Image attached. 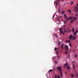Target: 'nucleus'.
<instances>
[{
    "instance_id": "obj_30",
    "label": "nucleus",
    "mask_w": 78,
    "mask_h": 78,
    "mask_svg": "<svg viewBox=\"0 0 78 78\" xmlns=\"http://www.w3.org/2000/svg\"><path fill=\"white\" fill-rule=\"evenodd\" d=\"M67 69L68 70H69V66H68L67 68Z\"/></svg>"
},
{
    "instance_id": "obj_38",
    "label": "nucleus",
    "mask_w": 78,
    "mask_h": 78,
    "mask_svg": "<svg viewBox=\"0 0 78 78\" xmlns=\"http://www.w3.org/2000/svg\"><path fill=\"white\" fill-rule=\"evenodd\" d=\"M57 77L58 78H60V76H58Z\"/></svg>"
},
{
    "instance_id": "obj_22",
    "label": "nucleus",
    "mask_w": 78,
    "mask_h": 78,
    "mask_svg": "<svg viewBox=\"0 0 78 78\" xmlns=\"http://www.w3.org/2000/svg\"><path fill=\"white\" fill-rule=\"evenodd\" d=\"M64 23H65V24H66V23L67 22H66V20H64Z\"/></svg>"
},
{
    "instance_id": "obj_8",
    "label": "nucleus",
    "mask_w": 78,
    "mask_h": 78,
    "mask_svg": "<svg viewBox=\"0 0 78 78\" xmlns=\"http://www.w3.org/2000/svg\"><path fill=\"white\" fill-rule=\"evenodd\" d=\"M76 38V37H73L72 38V40H75Z\"/></svg>"
},
{
    "instance_id": "obj_55",
    "label": "nucleus",
    "mask_w": 78,
    "mask_h": 78,
    "mask_svg": "<svg viewBox=\"0 0 78 78\" xmlns=\"http://www.w3.org/2000/svg\"><path fill=\"white\" fill-rule=\"evenodd\" d=\"M59 58V56H58V58Z\"/></svg>"
},
{
    "instance_id": "obj_20",
    "label": "nucleus",
    "mask_w": 78,
    "mask_h": 78,
    "mask_svg": "<svg viewBox=\"0 0 78 78\" xmlns=\"http://www.w3.org/2000/svg\"><path fill=\"white\" fill-rule=\"evenodd\" d=\"M58 44L59 45H61V42L59 41L58 42Z\"/></svg>"
},
{
    "instance_id": "obj_13",
    "label": "nucleus",
    "mask_w": 78,
    "mask_h": 78,
    "mask_svg": "<svg viewBox=\"0 0 78 78\" xmlns=\"http://www.w3.org/2000/svg\"><path fill=\"white\" fill-rule=\"evenodd\" d=\"M72 31H73V32H74V31H75V29H74V28H73Z\"/></svg>"
},
{
    "instance_id": "obj_40",
    "label": "nucleus",
    "mask_w": 78,
    "mask_h": 78,
    "mask_svg": "<svg viewBox=\"0 0 78 78\" xmlns=\"http://www.w3.org/2000/svg\"><path fill=\"white\" fill-rule=\"evenodd\" d=\"M58 11H60V9H58Z\"/></svg>"
},
{
    "instance_id": "obj_27",
    "label": "nucleus",
    "mask_w": 78,
    "mask_h": 78,
    "mask_svg": "<svg viewBox=\"0 0 78 78\" xmlns=\"http://www.w3.org/2000/svg\"><path fill=\"white\" fill-rule=\"evenodd\" d=\"M69 45L70 47H72V44H71V43H70Z\"/></svg>"
},
{
    "instance_id": "obj_50",
    "label": "nucleus",
    "mask_w": 78,
    "mask_h": 78,
    "mask_svg": "<svg viewBox=\"0 0 78 78\" xmlns=\"http://www.w3.org/2000/svg\"><path fill=\"white\" fill-rule=\"evenodd\" d=\"M65 73H66V75L67 74V73L66 72H65Z\"/></svg>"
},
{
    "instance_id": "obj_56",
    "label": "nucleus",
    "mask_w": 78,
    "mask_h": 78,
    "mask_svg": "<svg viewBox=\"0 0 78 78\" xmlns=\"http://www.w3.org/2000/svg\"><path fill=\"white\" fill-rule=\"evenodd\" d=\"M68 56H69V55H68Z\"/></svg>"
},
{
    "instance_id": "obj_4",
    "label": "nucleus",
    "mask_w": 78,
    "mask_h": 78,
    "mask_svg": "<svg viewBox=\"0 0 78 78\" xmlns=\"http://www.w3.org/2000/svg\"><path fill=\"white\" fill-rule=\"evenodd\" d=\"M78 33V30H76L75 31V32L74 33V34L76 36V33Z\"/></svg>"
},
{
    "instance_id": "obj_6",
    "label": "nucleus",
    "mask_w": 78,
    "mask_h": 78,
    "mask_svg": "<svg viewBox=\"0 0 78 78\" xmlns=\"http://www.w3.org/2000/svg\"><path fill=\"white\" fill-rule=\"evenodd\" d=\"M63 47H64V43H62V44H61V48L62 49H64V48H63Z\"/></svg>"
},
{
    "instance_id": "obj_15",
    "label": "nucleus",
    "mask_w": 78,
    "mask_h": 78,
    "mask_svg": "<svg viewBox=\"0 0 78 78\" xmlns=\"http://www.w3.org/2000/svg\"><path fill=\"white\" fill-rule=\"evenodd\" d=\"M60 75L62 77V76H62V73L61 72L60 73Z\"/></svg>"
},
{
    "instance_id": "obj_48",
    "label": "nucleus",
    "mask_w": 78,
    "mask_h": 78,
    "mask_svg": "<svg viewBox=\"0 0 78 78\" xmlns=\"http://www.w3.org/2000/svg\"><path fill=\"white\" fill-rule=\"evenodd\" d=\"M55 63L56 64L57 63V62L56 61H55Z\"/></svg>"
},
{
    "instance_id": "obj_36",
    "label": "nucleus",
    "mask_w": 78,
    "mask_h": 78,
    "mask_svg": "<svg viewBox=\"0 0 78 78\" xmlns=\"http://www.w3.org/2000/svg\"><path fill=\"white\" fill-rule=\"evenodd\" d=\"M58 75H57V76L56 75L55 76V78H57L58 77Z\"/></svg>"
},
{
    "instance_id": "obj_32",
    "label": "nucleus",
    "mask_w": 78,
    "mask_h": 78,
    "mask_svg": "<svg viewBox=\"0 0 78 78\" xmlns=\"http://www.w3.org/2000/svg\"><path fill=\"white\" fill-rule=\"evenodd\" d=\"M74 77V75H71V77Z\"/></svg>"
},
{
    "instance_id": "obj_19",
    "label": "nucleus",
    "mask_w": 78,
    "mask_h": 78,
    "mask_svg": "<svg viewBox=\"0 0 78 78\" xmlns=\"http://www.w3.org/2000/svg\"><path fill=\"white\" fill-rule=\"evenodd\" d=\"M73 69H75V65L73 64Z\"/></svg>"
},
{
    "instance_id": "obj_5",
    "label": "nucleus",
    "mask_w": 78,
    "mask_h": 78,
    "mask_svg": "<svg viewBox=\"0 0 78 78\" xmlns=\"http://www.w3.org/2000/svg\"><path fill=\"white\" fill-rule=\"evenodd\" d=\"M65 48H66V50L67 51L69 50V48L68 47V46L66 45L65 46Z\"/></svg>"
},
{
    "instance_id": "obj_28",
    "label": "nucleus",
    "mask_w": 78,
    "mask_h": 78,
    "mask_svg": "<svg viewBox=\"0 0 78 78\" xmlns=\"http://www.w3.org/2000/svg\"><path fill=\"white\" fill-rule=\"evenodd\" d=\"M76 77H77V76H78V73H76Z\"/></svg>"
},
{
    "instance_id": "obj_46",
    "label": "nucleus",
    "mask_w": 78,
    "mask_h": 78,
    "mask_svg": "<svg viewBox=\"0 0 78 78\" xmlns=\"http://www.w3.org/2000/svg\"><path fill=\"white\" fill-rule=\"evenodd\" d=\"M62 33L63 34H64V32H62Z\"/></svg>"
},
{
    "instance_id": "obj_1",
    "label": "nucleus",
    "mask_w": 78,
    "mask_h": 78,
    "mask_svg": "<svg viewBox=\"0 0 78 78\" xmlns=\"http://www.w3.org/2000/svg\"><path fill=\"white\" fill-rule=\"evenodd\" d=\"M56 68L58 70H59L60 71L61 70V67H60L59 66L58 67V66H57L56 67Z\"/></svg>"
},
{
    "instance_id": "obj_45",
    "label": "nucleus",
    "mask_w": 78,
    "mask_h": 78,
    "mask_svg": "<svg viewBox=\"0 0 78 78\" xmlns=\"http://www.w3.org/2000/svg\"><path fill=\"white\" fill-rule=\"evenodd\" d=\"M75 8H77H77H78V7H76Z\"/></svg>"
},
{
    "instance_id": "obj_17",
    "label": "nucleus",
    "mask_w": 78,
    "mask_h": 78,
    "mask_svg": "<svg viewBox=\"0 0 78 78\" xmlns=\"http://www.w3.org/2000/svg\"><path fill=\"white\" fill-rule=\"evenodd\" d=\"M61 14H63L64 13V11H61Z\"/></svg>"
},
{
    "instance_id": "obj_16",
    "label": "nucleus",
    "mask_w": 78,
    "mask_h": 78,
    "mask_svg": "<svg viewBox=\"0 0 78 78\" xmlns=\"http://www.w3.org/2000/svg\"><path fill=\"white\" fill-rule=\"evenodd\" d=\"M67 11H68V12H69V13H70L71 12V11L70 10H68Z\"/></svg>"
},
{
    "instance_id": "obj_21",
    "label": "nucleus",
    "mask_w": 78,
    "mask_h": 78,
    "mask_svg": "<svg viewBox=\"0 0 78 78\" xmlns=\"http://www.w3.org/2000/svg\"><path fill=\"white\" fill-rule=\"evenodd\" d=\"M72 19V17H70L69 18V20H71Z\"/></svg>"
},
{
    "instance_id": "obj_53",
    "label": "nucleus",
    "mask_w": 78,
    "mask_h": 78,
    "mask_svg": "<svg viewBox=\"0 0 78 78\" xmlns=\"http://www.w3.org/2000/svg\"><path fill=\"white\" fill-rule=\"evenodd\" d=\"M60 18H62V16H60Z\"/></svg>"
},
{
    "instance_id": "obj_3",
    "label": "nucleus",
    "mask_w": 78,
    "mask_h": 78,
    "mask_svg": "<svg viewBox=\"0 0 78 78\" xmlns=\"http://www.w3.org/2000/svg\"><path fill=\"white\" fill-rule=\"evenodd\" d=\"M60 30V33H62V32H63V30H62V28H61L59 29Z\"/></svg>"
},
{
    "instance_id": "obj_35",
    "label": "nucleus",
    "mask_w": 78,
    "mask_h": 78,
    "mask_svg": "<svg viewBox=\"0 0 78 78\" xmlns=\"http://www.w3.org/2000/svg\"><path fill=\"white\" fill-rule=\"evenodd\" d=\"M70 42H71L70 40H69L68 42H69V43H70Z\"/></svg>"
},
{
    "instance_id": "obj_43",
    "label": "nucleus",
    "mask_w": 78,
    "mask_h": 78,
    "mask_svg": "<svg viewBox=\"0 0 78 78\" xmlns=\"http://www.w3.org/2000/svg\"><path fill=\"white\" fill-rule=\"evenodd\" d=\"M66 42H69V41L67 40H66Z\"/></svg>"
},
{
    "instance_id": "obj_41",
    "label": "nucleus",
    "mask_w": 78,
    "mask_h": 78,
    "mask_svg": "<svg viewBox=\"0 0 78 78\" xmlns=\"http://www.w3.org/2000/svg\"><path fill=\"white\" fill-rule=\"evenodd\" d=\"M65 27H66V26H65V25H64V26H63V28H65Z\"/></svg>"
},
{
    "instance_id": "obj_44",
    "label": "nucleus",
    "mask_w": 78,
    "mask_h": 78,
    "mask_svg": "<svg viewBox=\"0 0 78 78\" xmlns=\"http://www.w3.org/2000/svg\"><path fill=\"white\" fill-rule=\"evenodd\" d=\"M59 17H60L59 16H58L57 18V19H59Z\"/></svg>"
},
{
    "instance_id": "obj_11",
    "label": "nucleus",
    "mask_w": 78,
    "mask_h": 78,
    "mask_svg": "<svg viewBox=\"0 0 78 78\" xmlns=\"http://www.w3.org/2000/svg\"><path fill=\"white\" fill-rule=\"evenodd\" d=\"M68 33H69V32H70V30L69 29H68L67 30Z\"/></svg>"
},
{
    "instance_id": "obj_26",
    "label": "nucleus",
    "mask_w": 78,
    "mask_h": 78,
    "mask_svg": "<svg viewBox=\"0 0 78 78\" xmlns=\"http://www.w3.org/2000/svg\"><path fill=\"white\" fill-rule=\"evenodd\" d=\"M75 58L77 57V55L75 54Z\"/></svg>"
},
{
    "instance_id": "obj_18",
    "label": "nucleus",
    "mask_w": 78,
    "mask_h": 78,
    "mask_svg": "<svg viewBox=\"0 0 78 78\" xmlns=\"http://www.w3.org/2000/svg\"><path fill=\"white\" fill-rule=\"evenodd\" d=\"M66 20L67 21H68V20H69V18H66Z\"/></svg>"
},
{
    "instance_id": "obj_14",
    "label": "nucleus",
    "mask_w": 78,
    "mask_h": 78,
    "mask_svg": "<svg viewBox=\"0 0 78 78\" xmlns=\"http://www.w3.org/2000/svg\"><path fill=\"white\" fill-rule=\"evenodd\" d=\"M52 71H53V69H50V70H49V72H52Z\"/></svg>"
},
{
    "instance_id": "obj_29",
    "label": "nucleus",
    "mask_w": 78,
    "mask_h": 78,
    "mask_svg": "<svg viewBox=\"0 0 78 78\" xmlns=\"http://www.w3.org/2000/svg\"><path fill=\"white\" fill-rule=\"evenodd\" d=\"M55 36L56 37H58V35H57V34H55Z\"/></svg>"
},
{
    "instance_id": "obj_25",
    "label": "nucleus",
    "mask_w": 78,
    "mask_h": 78,
    "mask_svg": "<svg viewBox=\"0 0 78 78\" xmlns=\"http://www.w3.org/2000/svg\"><path fill=\"white\" fill-rule=\"evenodd\" d=\"M64 32L65 33H66L67 32V31H66V29H64Z\"/></svg>"
},
{
    "instance_id": "obj_57",
    "label": "nucleus",
    "mask_w": 78,
    "mask_h": 78,
    "mask_svg": "<svg viewBox=\"0 0 78 78\" xmlns=\"http://www.w3.org/2000/svg\"><path fill=\"white\" fill-rule=\"evenodd\" d=\"M59 0V1L60 0Z\"/></svg>"
},
{
    "instance_id": "obj_31",
    "label": "nucleus",
    "mask_w": 78,
    "mask_h": 78,
    "mask_svg": "<svg viewBox=\"0 0 78 78\" xmlns=\"http://www.w3.org/2000/svg\"><path fill=\"white\" fill-rule=\"evenodd\" d=\"M65 54H67V51H66L65 52Z\"/></svg>"
},
{
    "instance_id": "obj_39",
    "label": "nucleus",
    "mask_w": 78,
    "mask_h": 78,
    "mask_svg": "<svg viewBox=\"0 0 78 78\" xmlns=\"http://www.w3.org/2000/svg\"><path fill=\"white\" fill-rule=\"evenodd\" d=\"M65 66H66V64H64V66H63L64 67H65Z\"/></svg>"
},
{
    "instance_id": "obj_24",
    "label": "nucleus",
    "mask_w": 78,
    "mask_h": 78,
    "mask_svg": "<svg viewBox=\"0 0 78 78\" xmlns=\"http://www.w3.org/2000/svg\"><path fill=\"white\" fill-rule=\"evenodd\" d=\"M74 20H71V23H73V21Z\"/></svg>"
},
{
    "instance_id": "obj_49",
    "label": "nucleus",
    "mask_w": 78,
    "mask_h": 78,
    "mask_svg": "<svg viewBox=\"0 0 78 78\" xmlns=\"http://www.w3.org/2000/svg\"><path fill=\"white\" fill-rule=\"evenodd\" d=\"M64 0H62V2H64Z\"/></svg>"
},
{
    "instance_id": "obj_51",
    "label": "nucleus",
    "mask_w": 78,
    "mask_h": 78,
    "mask_svg": "<svg viewBox=\"0 0 78 78\" xmlns=\"http://www.w3.org/2000/svg\"><path fill=\"white\" fill-rule=\"evenodd\" d=\"M57 4H58L57 3H56V6L57 5Z\"/></svg>"
},
{
    "instance_id": "obj_2",
    "label": "nucleus",
    "mask_w": 78,
    "mask_h": 78,
    "mask_svg": "<svg viewBox=\"0 0 78 78\" xmlns=\"http://www.w3.org/2000/svg\"><path fill=\"white\" fill-rule=\"evenodd\" d=\"M73 37V35L71 34L69 36V39H72Z\"/></svg>"
},
{
    "instance_id": "obj_42",
    "label": "nucleus",
    "mask_w": 78,
    "mask_h": 78,
    "mask_svg": "<svg viewBox=\"0 0 78 78\" xmlns=\"http://www.w3.org/2000/svg\"><path fill=\"white\" fill-rule=\"evenodd\" d=\"M75 12L76 13V12H77V10H75Z\"/></svg>"
},
{
    "instance_id": "obj_37",
    "label": "nucleus",
    "mask_w": 78,
    "mask_h": 78,
    "mask_svg": "<svg viewBox=\"0 0 78 78\" xmlns=\"http://www.w3.org/2000/svg\"><path fill=\"white\" fill-rule=\"evenodd\" d=\"M75 16L76 17L77 16H78V15H77V14H76L75 15Z\"/></svg>"
},
{
    "instance_id": "obj_52",
    "label": "nucleus",
    "mask_w": 78,
    "mask_h": 78,
    "mask_svg": "<svg viewBox=\"0 0 78 78\" xmlns=\"http://www.w3.org/2000/svg\"><path fill=\"white\" fill-rule=\"evenodd\" d=\"M59 48H57V50H59Z\"/></svg>"
},
{
    "instance_id": "obj_47",
    "label": "nucleus",
    "mask_w": 78,
    "mask_h": 78,
    "mask_svg": "<svg viewBox=\"0 0 78 78\" xmlns=\"http://www.w3.org/2000/svg\"><path fill=\"white\" fill-rule=\"evenodd\" d=\"M76 6H78V3L77 4Z\"/></svg>"
},
{
    "instance_id": "obj_54",
    "label": "nucleus",
    "mask_w": 78,
    "mask_h": 78,
    "mask_svg": "<svg viewBox=\"0 0 78 78\" xmlns=\"http://www.w3.org/2000/svg\"><path fill=\"white\" fill-rule=\"evenodd\" d=\"M58 12H59V13H60V11H58Z\"/></svg>"
},
{
    "instance_id": "obj_7",
    "label": "nucleus",
    "mask_w": 78,
    "mask_h": 78,
    "mask_svg": "<svg viewBox=\"0 0 78 78\" xmlns=\"http://www.w3.org/2000/svg\"><path fill=\"white\" fill-rule=\"evenodd\" d=\"M73 19H74V20H76L77 19V17H73Z\"/></svg>"
},
{
    "instance_id": "obj_34",
    "label": "nucleus",
    "mask_w": 78,
    "mask_h": 78,
    "mask_svg": "<svg viewBox=\"0 0 78 78\" xmlns=\"http://www.w3.org/2000/svg\"><path fill=\"white\" fill-rule=\"evenodd\" d=\"M57 48H55V51H56V50H57Z\"/></svg>"
},
{
    "instance_id": "obj_10",
    "label": "nucleus",
    "mask_w": 78,
    "mask_h": 78,
    "mask_svg": "<svg viewBox=\"0 0 78 78\" xmlns=\"http://www.w3.org/2000/svg\"><path fill=\"white\" fill-rule=\"evenodd\" d=\"M64 17L65 18V19H67V15L65 14L64 16Z\"/></svg>"
},
{
    "instance_id": "obj_23",
    "label": "nucleus",
    "mask_w": 78,
    "mask_h": 78,
    "mask_svg": "<svg viewBox=\"0 0 78 78\" xmlns=\"http://www.w3.org/2000/svg\"><path fill=\"white\" fill-rule=\"evenodd\" d=\"M59 53V51H56V54H58Z\"/></svg>"
},
{
    "instance_id": "obj_9",
    "label": "nucleus",
    "mask_w": 78,
    "mask_h": 78,
    "mask_svg": "<svg viewBox=\"0 0 78 78\" xmlns=\"http://www.w3.org/2000/svg\"><path fill=\"white\" fill-rule=\"evenodd\" d=\"M68 66H69V64L67 63H66L65 65V67H67Z\"/></svg>"
},
{
    "instance_id": "obj_12",
    "label": "nucleus",
    "mask_w": 78,
    "mask_h": 78,
    "mask_svg": "<svg viewBox=\"0 0 78 78\" xmlns=\"http://www.w3.org/2000/svg\"><path fill=\"white\" fill-rule=\"evenodd\" d=\"M73 2L72 1L71 2L70 5H73Z\"/></svg>"
},
{
    "instance_id": "obj_33",
    "label": "nucleus",
    "mask_w": 78,
    "mask_h": 78,
    "mask_svg": "<svg viewBox=\"0 0 78 78\" xmlns=\"http://www.w3.org/2000/svg\"><path fill=\"white\" fill-rule=\"evenodd\" d=\"M57 20L58 22H59V19H57Z\"/></svg>"
}]
</instances>
